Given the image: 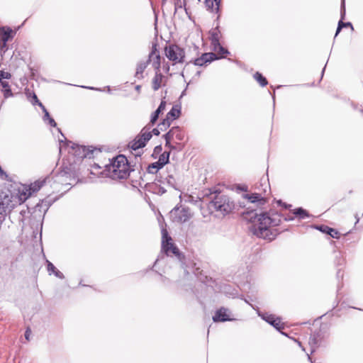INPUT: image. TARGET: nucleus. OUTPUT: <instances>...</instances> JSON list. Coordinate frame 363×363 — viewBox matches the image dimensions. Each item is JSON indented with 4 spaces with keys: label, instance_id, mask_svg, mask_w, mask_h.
<instances>
[{
    "label": "nucleus",
    "instance_id": "nucleus-13",
    "mask_svg": "<svg viewBox=\"0 0 363 363\" xmlns=\"http://www.w3.org/2000/svg\"><path fill=\"white\" fill-rule=\"evenodd\" d=\"M218 59L216 53L208 52L204 53L201 55V57L197 58L194 61V65L197 66H203L207 62H211L214 60Z\"/></svg>",
    "mask_w": 363,
    "mask_h": 363
},
{
    "label": "nucleus",
    "instance_id": "nucleus-20",
    "mask_svg": "<svg viewBox=\"0 0 363 363\" xmlns=\"http://www.w3.org/2000/svg\"><path fill=\"white\" fill-rule=\"evenodd\" d=\"M0 84L2 87L1 91L3 92L5 99L13 96V93L10 89L9 82L6 81L0 82Z\"/></svg>",
    "mask_w": 363,
    "mask_h": 363
},
{
    "label": "nucleus",
    "instance_id": "nucleus-38",
    "mask_svg": "<svg viewBox=\"0 0 363 363\" xmlns=\"http://www.w3.org/2000/svg\"><path fill=\"white\" fill-rule=\"evenodd\" d=\"M160 113H157V111H155L153 113V115L152 116V118H151V120H150V123L153 125L157 120L158 118V116L160 115Z\"/></svg>",
    "mask_w": 363,
    "mask_h": 363
},
{
    "label": "nucleus",
    "instance_id": "nucleus-49",
    "mask_svg": "<svg viewBox=\"0 0 363 363\" xmlns=\"http://www.w3.org/2000/svg\"><path fill=\"white\" fill-rule=\"evenodd\" d=\"M87 89H94L93 87H86Z\"/></svg>",
    "mask_w": 363,
    "mask_h": 363
},
{
    "label": "nucleus",
    "instance_id": "nucleus-21",
    "mask_svg": "<svg viewBox=\"0 0 363 363\" xmlns=\"http://www.w3.org/2000/svg\"><path fill=\"white\" fill-rule=\"evenodd\" d=\"M47 268L48 271L50 274H54L57 277L60 279H64L63 274L60 272L58 269H56V267L53 265L52 263H51L50 261H47Z\"/></svg>",
    "mask_w": 363,
    "mask_h": 363
},
{
    "label": "nucleus",
    "instance_id": "nucleus-41",
    "mask_svg": "<svg viewBox=\"0 0 363 363\" xmlns=\"http://www.w3.org/2000/svg\"><path fill=\"white\" fill-rule=\"evenodd\" d=\"M345 0L342 2V11H341V18L342 20L345 18Z\"/></svg>",
    "mask_w": 363,
    "mask_h": 363
},
{
    "label": "nucleus",
    "instance_id": "nucleus-35",
    "mask_svg": "<svg viewBox=\"0 0 363 363\" xmlns=\"http://www.w3.org/2000/svg\"><path fill=\"white\" fill-rule=\"evenodd\" d=\"M318 229H319L320 231L325 233L327 234H329V233L333 232V228H329L328 226H326V225H321V226L318 227Z\"/></svg>",
    "mask_w": 363,
    "mask_h": 363
},
{
    "label": "nucleus",
    "instance_id": "nucleus-45",
    "mask_svg": "<svg viewBox=\"0 0 363 363\" xmlns=\"http://www.w3.org/2000/svg\"><path fill=\"white\" fill-rule=\"evenodd\" d=\"M152 133H153L154 135H160V128H154V129L152 130Z\"/></svg>",
    "mask_w": 363,
    "mask_h": 363
},
{
    "label": "nucleus",
    "instance_id": "nucleus-26",
    "mask_svg": "<svg viewBox=\"0 0 363 363\" xmlns=\"http://www.w3.org/2000/svg\"><path fill=\"white\" fill-rule=\"evenodd\" d=\"M139 137L141 138V139H143L144 143L146 144V143L152 138V133L149 130L144 128L142 130Z\"/></svg>",
    "mask_w": 363,
    "mask_h": 363
},
{
    "label": "nucleus",
    "instance_id": "nucleus-47",
    "mask_svg": "<svg viewBox=\"0 0 363 363\" xmlns=\"http://www.w3.org/2000/svg\"><path fill=\"white\" fill-rule=\"evenodd\" d=\"M140 88H141V86H140V85H137V86H135V89L137 90V91H140Z\"/></svg>",
    "mask_w": 363,
    "mask_h": 363
},
{
    "label": "nucleus",
    "instance_id": "nucleus-12",
    "mask_svg": "<svg viewBox=\"0 0 363 363\" xmlns=\"http://www.w3.org/2000/svg\"><path fill=\"white\" fill-rule=\"evenodd\" d=\"M72 144L71 145V151H69V153L74 155L78 159H83L87 156V152L84 147L79 146L78 145H75L72 143L71 142H68V144Z\"/></svg>",
    "mask_w": 363,
    "mask_h": 363
},
{
    "label": "nucleus",
    "instance_id": "nucleus-6",
    "mask_svg": "<svg viewBox=\"0 0 363 363\" xmlns=\"http://www.w3.org/2000/svg\"><path fill=\"white\" fill-rule=\"evenodd\" d=\"M259 186L263 187L262 190H260L259 187L256 185L255 189L258 191L251 194H246L245 198L247 199L251 203H257L260 205H263L266 202L264 195L267 192L269 186L266 180L264 181V183L261 182Z\"/></svg>",
    "mask_w": 363,
    "mask_h": 363
},
{
    "label": "nucleus",
    "instance_id": "nucleus-50",
    "mask_svg": "<svg viewBox=\"0 0 363 363\" xmlns=\"http://www.w3.org/2000/svg\"><path fill=\"white\" fill-rule=\"evenodd\" d=\"M298 344L299 346H301V344L300 342H298Z\"/></svg>",
    "mask_w": 363,
    "mask_h": 363
},
{
    "label": "nucleus",
    "instance_id": "nucleus-43",
    "mask_svg": "<svg viewBox=\"0 0 363 363\" xmlns=\"http://www.w3.org/2000/svg\"><path fill=\"white\" fill-rule=\"evenodd\" d=\"M33 99V100H32V103H33V104H39V103H40V102L39 101V100L38 99L37 96H36L35 94H33V99Z\"/></svg>",
    "mask_w": 363,
    "mask_h": 363
},
{
    "label": "nucleus",
    "instance_id": "nucleus-46",
    "mask_svg": "<svg viewBox=\"0 0 363 363\" xmlns=\"http://www.w3.org/2000/svg\"><path fill=\"white\" fill-rule=\"evenodd\" d=\"M30 333H31L30 330V329H27V330H26V333H25V337H26V338L28 340H29V336H30Z\"/></svg>",
    "mask_w": 363,
    "mask_h": 363
},
{
    "label": "nucleus",
    "instance_id": "nucleus-18",
    "mask_svg": "<svg viewBox=\"0 0 363 363\" xmlns=\"http://www.w3.org/2000/svg\"><path fill=\"white\" fill-rule=\"evenodd\" d=\"M220 31L218 28H215L210 31V40L211 45H216L220 43Z\"/></svg>",
    "mask_w": 363,
    "mask_h": 363
},
{
    "label": "nucleus",
    "instance_id": "nucleus-9",
    "mask_svg": "<svg viewBox=\"0 0 363 363\" xmlns=\"http://www.w3.org/2000/svg\"><path fill=\"white\" fill-rule=\"evenodd\" d=\"M147 61L151 63L155 71H160L161 67V57L159 51L157 50L156 46L152 48L151 52L149 54V57Z\"/></svg>",
    "mask_w": 363,
    "mask_h": 363
},
{
    "label": "nucleus",
    "instance_id": "nucleus-30",
    "mask_svg": "<svg viewBox=\"0 0 363 363\" xmlns=\"http://www.w3.org/2000/svg\"><path fill=\"white\" fill-rule=\"evenodd\" d=\"M161 168H162V166L156 162L149 165L148 172L151 174H155Z\"/></svg>",
    "mask_w": 363,
    "mask_h": 363
},
{
    "label": "nucleus",
    "instance_id": "nucleus-27",
    "mask_svg": "<svg viewBox=\"0 0 363 363\" xmlns=\"http://www.w3.org/2000/svg\"><path fill=\"white\" fill-rule=\"evenodd\" d=\"M172 121L169 119V117H166L159 125L158 128L161 131L165 130L167 128L169 127L171 122Z\"/></svg>",
    "mask_w": 363,
    "mask_h": 363
},
{
    "label": "nucleus",
    "instance_id": "nucleus-2",
    "mask_svg": "<svg viewBox=\"0 0 363 363\" xmlns=\"http://www.w3.org/2000/svg\"><path fill=\"white\" fill-rule=\"evenodd\" d=\"M106 169L113 179H125L130 174V167L128 160L124 155H118L113 158L109 164L106 165Z\"/></svg>",
    "mask_w": 363,
    "mask_h": 363
},
{
    "label": "nucleus",
    "instance_id": "nucleus-32",
    "mask_svg": "<svg viewBox=\"0 0 363 363\" xmlns=\"http://www.w3.org/2000/svg\"><path fill=\"white\" fill-rule=\"evenodd\" d=\"M259 315L266 322L269 323L270 325H272V322L274 321L275 316L272 314L268 313H264V314H259Z\"/></svg>",
    "mask_w": 363,
    "mask_h": 363
},
{
    "label": "nucleus",
    "instance_id": "nucleus-5",
    "mask_svg": "<svg viewBox=\"0 0 363 363\" xmlns=\"http://www.w3.org/2000/svg\"><path fill=\"white\" fill-rule=\"evenodd\" d=\"M162 251L167 256L175 255L179 257V251L174 244L172 238L166 229L162 230Z\"/></svg>",
    "mask_w": 363,
    "mask_h": 363
},
{
    "label": "nucleus",
    "instance_id": "nucleus-34",
    "mask_svg": "<svg viewBox=\"0 0 363 363\" xmlns=\"http://www.w3.org/2000/svg\"><path fill=\"white\" fill-rule=\"evenodd\" d=\"M309 345H311L312 350H311V352H313L315 351V345L317 344V341H316V337L315 336H311L309 339V342H308Z\"/></svg>",
    "mask_w": 363,
    "mask_h": 363
},
{
    "label": "nucleus",
    "instance_id": "nucleus-44",
    "mask_svg": "<svg viewBox=\"0 0 363 363\" xmlns=\"http://www.w3.org/2000/svg\"><path fill=\"white\" fill-rule=\"evenodd\" d=\"M48 123L51 126L55 127L57 125L55 120L52 118H49Z\"/></svg>",
    "mask_w": 363,
    "mask_h": 363
},
{
    "label": "nucleus",
    "instance_id": "nucleus-17",
    "mask_svg": "<svg viewBox=\"0 0 363 363\" xmlns=\"http://www.w3.org/2000/svg\"><path fill=\"white\" fill-rule=\"evenodd\" d=\"M149 64V61H140L138 63L136 67L135 77L138 79L143 78V72L147 68Z\"/></svg>",
    "mask_w": 363,
    "mask_h": 363
},
{
    "label": "nucleus",
    "instance_id": "nucleus-25",
    "mask_svg": "<svg viewBox=\"0 0 363 363\" xmlns=\"http://www.w3.org/2000/svg\"><path fill=\"white\" fill-rule=\"evenodd\" d=\"M169 157V152H164L159 157L157 162L162 166L164 167V164L168 163Z\"/></svg>",
    "mask_w": 363,
    "mask_h": 363
},
{
    "label": "nucleus",
    "instance_id": "nucleus-51",
    "mask_svg": "<svg viewBox=\"0 0 363 363\" xmlns=\"http://www.w3.org/2000/svg\"><path fill=\"white\" fill-rule=\"evenodd\" d=\"M311 363H313V362H311Z\"/></svg>",
    "mask_w": 363,
    "mask_h": 363
},
{
    "label": "nucleus",
    "instance_id": "nucleus-15",
    "mask_svg": "<svg viewBox=\"0 0 363 363\" xmlns=\"http://www.w3.org/2000/svg\"><path fill=\"white\" fill-rule=\"evenodd\" d=\"M164 77L160 72V71H156L155 77L152 80V89L155 91L158 90L163 84Z\"/></svg>",
    "mask_w": 363,
    "mask_h": 363
},
{
    "label": "nucleus",
    "instance_id": "nucleus-22",
    "mask_svg": "<svg viewBox=\"0 0 363 363\" xmlns=\"http://www.w3.org/2000/svg\"><path fill=\"white\" fill-rule=\"evenodd\" d=\"M145 145V143L141 139V138L138 135L133 141H131L129 144V146L134 150H138L139 148L143 147Z\"/></svg>",
    "mask_w": 363,
    "mask_h": 363
},
{
    "label": "nucleus",
    "instance_id": "nucleus-48",
    "mask_svg": "<svg viewBox=\"0 0 363 363\" xmlns=\"http://www.w3.org/2000/svg\"><path fill=\"white\" fill-rule=\"evenodd\" d=\"M308 359L309 361L311 362V357L309 355H308Z\"/></svg>",
    "mask_w": 363,
    "mask_h": 363
},
{
    "label": "nucleus",
    "instance_id": "nucleus-16",
    "mask_svg": "<svg viewBox=\"0 0 363 363\" xmlns=\"http://www.w3.org/2000/svg\"><path fill=\"white\" fill-rule=\"evenodd\" d=\"M13 31L9 27L0 28V40L8 42L11 38Z\"/></svg>",
    "mask_w": 363,
    "mask_h": 363
},
{
    "label": "nucleus",
    "instance_id": "nucleus-28",
    "mask_svg": "<svg viewBox=\"0 0 363 363\" xmlns=\"http://www.w3.org/2000/svg\"><path fill=\"white\" fill-rule=\"evenodd\" d=\"M254 78L262 86H264L267 84V81L260 73L256 72L254 74Z\"/></svg>",
    "mask_w": 363,
    "mask_h": 363
},
{
    "label": "nucleus",
    "instance_id": "nucleus-8",
    "mask_svg": "<svg viewBox=\"0 0 363 363\" xmlns=\"http://www.w3.org/2000/svg\"><path fill=\"white\" fill-rule=\"evenodd\" d=\"M48 179V177L39 179L35 182L30 184L28 189L25 188L24 189H23V191L20 192V194L27 195L28 198L30 197L33 193L39 191L40 188L46 183Z\"/></svg>",
    "mask_w": 363,
    "mask_h": 363
},
{
    "label": "nucleus",
    "instance_id": "nucleus-31",
    "mask_svg": "<svg viewBox=\"0 0 363 363\" xmlns=\"http://www.w3.org/2000/svg\"><path fill=\"white\" fill-rule=\"evenodd\" d=\"M343 27H350L352 29H353V26H352L351 23H350V22L343 23L342 21L340 20L339 21V23H338V26H337V30H336L335 36L337 35V34L340 33V31L341 30V29Z\"/></svg>",
    "mask_w": 363,
    "mask_h": 363
},
{
    "label": "nucleus",
    "instance_id": "nucleus-19",
    "mask_svg": "<svg viewBox=\"0 0 363 363\" xmlns=\"http://www.w3.org/2000/svg\"><path fill=\"white\" fill-rule=\"evenodd\" d=\"M220 0H206V6L212 12H218Z\"/></svg>",
    "mask_w": 363,
    "mask_h": 363
},
{
    "label": "nucleus",
    "instance_id": "nucleus-7",
    "mask_svg": "<svg viewBox=\"0 0 363 363\" xmlns=\"http://www.w3.org/2000/svg\"><path fill=\"white\" fill-rule=\"evenodd\" d=\"M165 55L174 64L183 62L184 58V51L177 45H170L165 48Z\"/></svg>",
    "mask_w": 363,
    "mask_h": 363
},
{
    "label": "nucleus",
    "instance_id": "nucleus-37",
    "mask_svg": "<svg viewBox=\"0 0 363 363\" xmlns=\"http://www.w3.org/2000/svg\"><path fill=\"white\" fill-rule=\"evenodd\" d=\"M39 106L43 108V111H44L45 113V115H44V120L46 121V120H49V118H51L49 115V113L47 111L46 108L43 106V105L41 104V103H39Z\"/></svg>",
    "mask_w": 363,
    "mask_h": 363
},
{
    "label": "nucleus",
    "instance_id": "nucleus-33",
    "mask_svg": "<svg viewBox=\"0 0 363 363\" xmlns=\"http://www.w3.org/2000/svg\"><path fill=\"white\" fill-rule=\"evenodd\" d=\"M272 325H273L278 330H280L281 329L284 328L283 323H281V319L279 318H275L272 323Z\"/></svg>",
    "mask_w": 363,
    "mask_h": 363
},
{
    "label": "nucleus",
    "instance_id": "nucleus-42",
    "mask_svg": "<svg viewBox=\"0 0 363 363\" xmlns=\"http://www.w3.org/2000/svg\"><path fill=\"white\" fill-rule=\"evenodd\" d=\"M329 235L332 238H339V233L337 230H335V229H333V232L329 233Z\"/></svg>",
    "mask_w": 363,
    "mask_h": 363
},
{
    "label": "nucleus",
    "instance_id": "nucleus-36",
    "mask_svg": "<svg viewBox=\"0 0 363 363\" xmlns=\"http://www.w3.org/2000/svg\"><path fill=\"white\" fill-rule=\"evenodd\" d=\"M11 74L9 72L0 70V82H2V79H11Z\"/></svg>",
    "mask_w": 363,
    "mask_h": 363
},
{
    "label": "nucleus",
    "instance_id": "nucleus-14",
    "mask_svg": "<svg viewBox=\"0 0 363 363\" xmlns=\"http://www.w3.org/2000/svg\"><path fill=\"white\" fill-rule=\"evenodd\" d=\"M213 320L214 322H224L230 320L231 319L229 318L228 309L221 308L216 311L215 315L213 317Z\"/></svg>",
    "mask_w": 363,
    "mask_h": 363
},
{
    "label": "nucleus",
    "instance_id": "nucleus-4",
    "mask_svg": "<svg viewBox=\"0 0 363 363\" xmlns=\"http://www.w3.org/2000/svg\"><path fill=\"white\" fill-rule=\"evenodd\" d=\"M193 216V213L189 208L180 206H175L170 211V218L172 220L177 223H184L190 220Z\"/></svg>",
    "mask_w": 363,
    "mask_h": 363
},
{
    "label": "nucleus",
    "instance_id": "nucleus-3",
    "mask_svg": "<svg viewBox=\"0 0 363 363\" xmlns=\"http://www.w3.org/2000/svg\"><path fill=\"white\" fill-rule=\"evenodd\" d=\"M210 208L225 216L233 211L235 208V204L228 197L220 196L211 203Z\"/></svg>",
    "mask_w": 363,
    "mask_h": 363
},
{
    "label": "nucleus",
    "instance_id": "nucleus-29",
    "mask_svg": "<svg viewBox=\"0 0 363 363\" xmlns=\"http://www.w3.org/2000/svg\"><path fill=\"white\" fill-rule=\"evenodd\" d=\"M294 214L296 215V216H298L301 219H304V218L308 217V214L306 212V211H305L302 208H299L294 210Z\"/></svg>",
    "mask_w": 363,
    "mask_h": 363
},
{
    "label": "nucleus",
    "instance_id": "nucleus-24",
    "mask_svg": "<svg viewBox=\"0 0 363 363\" xmlns=\"http://www.w3.org/2000/svg\"><path fill=\"white\" fill-rule=\"evenodd\" d=\"M213 50L214 52H217L218 55H220V57H223L225 54H228V51L224 48L219 43H217L216 45H212Z\"/></svg>",
    "mask_w": 363,
    "mask_h": 363
},
{
    "label": "nucleus",
    "instance_id": "nucleus-23",
    "mask_svg": "<svg viewBox=\"0 0 363 363\" xmlns=\"http://www.w3.org/2000/svg\"><path fill=\"white\" fill-rule=\"evenodd\" d=\"M180 115V107L179 106H174L172 108L170 111L167 113V117H169L170 120L173 121L179 118Z\"/></svg>",
    "mask_w": 363,
    "mask_h": 363
},
{
    "label": "nucleus",
    "instance_id": "nucleus-40",
    "mask_svg": "<svg viewBox=\"0 0 363 363\" xmlns=\"http://www.w3.org/2000/svg\"><path fill=\"white\" fill-rule=\"evenodd\" d=\"M6 43L7 42L0 40V50L1 51H3V52L6 51V50L7 49L6 48Z\"/></svg>",
    "mask_w": 363,
    "mask_h": 363
},
{
    "label": "nucleus",
    "instance_id": "nucleus-1",
    "mask_svg": "<svg viewBox=\"0 0 363 363\" xmlns=\"http://www.w3.org/2000/svg\"><path fill=\"white\" fill-rule=\"evenodd\" d=\"M279 221L278 216L272 217L267 213L256 215L252 232L259 238L269 240H274L277 235V232L272 229V227L278 225Z\"/></svg>",
    "mask_w": 363,
    "mask_h": 363
},
{
    "label": "nucleus",
    "instance_id": "nucleus-11",
    "mask_svg": "<svg viewBox=\"0 0 363 363\" xmlns=\"http://www.w3.org/2000/svg\"><path fill=\"white\" fill-rule=\"evenodd\" d=\"M164 179L169 186L175 189L177 188L176 167L174 165L167 168V175Z\"/></svg>",
    "mask_w": 363,
    "mask_h": 363
},
{
    "label": "nucleus",
    "instance_id": "nucleus-39",
    "mask_svg": "<svg viewBox=\"0 0 363 363\" xmlns=\"http://www.w3.org/2000/svg\"><path fill=\"white\" fill-rule=\"evenodd\" d=\"M166 106V102L164 101H162L159 107L156 111H157V113H161L165 109Z\"/></svg>",
    "mask_w": 363,
    "mask_h": 363
},
{
    "label": "nucleus",
    "instance_id": "nucleus-10",
    "mask_svg": "<svg viewBox=\"0 0 363 363\" xmlns=\"http://www.w3.org/2000/svg\"><path fill=\"white\" fill-rule=\"evenodd\" d=\"M164 137L166 141V145H169L171 140L174 138H176L179 141L182 140L184 138V134L179 127H173L164 135Z\"/></svg>",
    "mask_w": 363,
    "mask_h": 363
}]
</instances>
